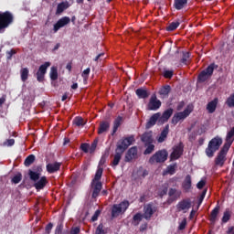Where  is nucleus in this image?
<instances>
[{"mask_svg": "<svg viewBox=\"0 0 234 234\" xmlns=\"http://www.w3.org/2000/svg\"><path fill=\"white\" fill-rule=\"evenodd\" d=\"M133 142H135L134 135L125 137L124 139H122L118 142L117 147L115 149V154L112 162V167H116L117 165H119L123 153H125V151L129 149V145H133Z\"/></svg>", "mask_w": 234, "mask_h": 234, "instance_id": "f257e3e1", "label": "nucleus"}, {"mask_svg": "<svg viewBox=\"0 0 234 234\" xmlns=\"http://www.w3.org/2000/svg\"><path fill=\"white\" fill-rule=\"evenodd\" d=\"M103 175V168L99 167L95 173V176L91 181V188L92 190V198H98L100 197V192L103 189V184L101 183V176Z\"/></svg>", "mask_w": 234, "mask_h": 234, "instance_id": "f03ea898", "label": "nucleus"}, {"mask_svg": "<svg viewBox=\"0 0 234 234\" xmlns=\"http://www.w3.org/2000/svg\"><path fill=\"white\" fill-rule=\"evenodd\" d=\"M13 24L14 15L10 11H0V34H3Z\"/></svg>", "mask_w": 234, "mask_h": 234, "instance_id": "7ed1b4c3", "label": "nucleus"}, {"mask_svg": "<svg viewBox=\"0 0 234 234\" xmlns=\"http://www.w3.org/2000/svg\"><path fill=\"white\" fill-rule=\"evenodd\" d=\"M222 145V138L217 136L214 137L211 141H209L207 147L206 148V154L208 158H213L215 156V153L220 149Z\"/></svg>", "mask_w": 234, "mask_h": 234, "instance_id": "20e7f679", "label": "nucleus"}, {"mask_svg": "<svg viewBox=\"0 0 234 234\" xmlns=\"http://www.w3.org/2000/svg\"><path fill=\"white\" fill-rule=\"evenodd\" d=\"M129 206H131V203H129V200H123L119 204H114L112 207V218H118L120 215H123L129 209Z\"/></svg>", "mask_w": 234, "mask_h": 234, "instance_id": "39448f33", "label": "nucleus"}, {"mask_svg": "<svg viewBox=\"0 0 234 234\" xmlns=\"http://www.w3.org/2000/svg\"><path fill=\"white\" fill-rule=\"evenodd\" d=\"M215 69H218V65L215 63H211L210 65L207 66L206 69L202 70L197 76L198 83H204L205 81H207V80H209V78L213 76V72H215Z\"/></svg>", "mask_w": 234, "mask_h": 234, "instance_id": "423d86ee", "label": "nucleus"}, {"mask_svg": "<svg viewBox=\"0 0 234 234\" xmlns=\"http://www.w3.org/2000/svg\"><path fill=\"white\" fill-rule=\"evenodd\" d=\"M168 156L169 153H167V150H159L150 157L149 164H164Z\"/></svg>", "mask_w": 234, "mask_h": 234, "instance_id": "0eeeda50", "label": "nucleus"}, {"mask_svg": "<svg viewBox=\"0 0 234 234\" xmlns=\"http://www.w3.org/2000/svg\"><path fill=\"white\" fill-rule=\"evenodd\" d=\"M192 111L189 108L185 109L183 112H178L174 114L171 123L173 125H176L179 122H184L189 114H191Z\"/></svg>", "mask_w": 234, "mask_h": 234, "instance_id": "6e6552de", "label": "nucleus"}, {"mask_svg": "<svg viewBox=\"0 0 234 234\" xmlns=\"http://www.w3.org/2000/svg\"><path fill=\"white\" fill-rule=\"evenodd\" d=\"M50 65L51 63L47 61L39 66L36 73L37 81H38V83H43L45 81V75L47 74V70Z\"/></svg>", "mask_w": 234, "mask_h": 234, "instance_id": "1a4fd4ad", "label": "nucleus"}, {"mask_svg": "<svg viewBox=\"0 0 234 234\" xmlns=\"http://www.w3.org/2000/svg\"><path fill=\"white\" fill-rule=\"evenodd\" d=\"M156 211H158V207L154 206L153 203L147 204L144 207V218H145V220H151Z\"/></svg>", "mask_w": 234, "mask_h": 234, "instance_id": "9d476101", "label": "nucleus"}, {"mask_svg": "<svg viewBox=\"0 0 234 234\" xmlns=\"http://www.w3.org/2000/svg\"><path fill=\"white\" fill-rule=\"evenodd\" d=\"M228 151H229V148H227L226 146H223L221 148L217 157L215 158V165H219V167L224 166V164L226 163V155L228 154Z\"/></svg>", "mask_w": 234, "mask_h": 234, "instance_id": "9b49d317", "label": "nucleus"}, {"mask_svg": "<svg viewBox=\"0 0 234 234\" xmlns=\"http://www.w3.org/2000/svg\"><path fill=\"white\" fill-rule=\"evenodd\" d=\"M191 198H185L177 203L176 210L178 213L181 211H183V213H187L188 209H191Z\"/></svg>", "mask_w": 234, "mask_h": 234, "instance_id": "f8f14e48", "label": "nucleus"}, {"mask_svg": "<svg viewBox=\"0 0 234 234\" xmlns=\"http://www.w3.org/2000/svg\"><path fill=\"white\" fill-rule=\"evenodd\" d=\"M182 154H184V144L180 143L178 145L174 146L173 152L170 154V161L175 162V160H178Z\"/></svg>", "mask_w": 234, "mask_h": 234, "instance_id": "ddd939ff", "label": "nucleus"}, {"mask_svg": "<svg viewBox=\"0 0 234 234\" xmlns=\"http://www.w3.org/2000/svg\"><path fill=\"white\" fill-rule=\"evenodd\" d=\"M41 173H43V167L41 165L36 166L33 170H28V176L32 182H37L41 177Z\"/></svg>", "mask_w": 234, "mask_h": 234, "instance_id": "4468645a", "label": "nucleus"}, {"mask_svg": "<svg viewBox=\"0 0 234 234\" xmlns=\"http://www.w3.org/2000/svg\"><path fill=\"white\" fill-rule=\"evenodd\" d=\"M147 107H148V111H158V109L162 107V101L158 100V98L156 97V94H153L151 96Z\"/></svg>", "mask_w": 234, "mask_h": 234, "instance_id": "2eb2a0df", "label": "nucleus"}, {"mask_svg": "<svg viewBox=\"0 0 234 234\" xmlns=\"http://www.w3.org/2000/svg\"><path fill=\"white\" fill-rule=\"evenodd\" d=\"M70 23V17L63 16L58 20V22L54 25L53 30L54 32H58L59 28H63V27H67Z\"/></svg>", "mask_w": 234, "mask_h": 234, "instance_id": "dca6fc26", "label": "nucleus"}, {"mask_svg": "<svg viewBox=\"0 0 234 234\" xmlns=\"http://www.w3.org/2000/svg\"><path fill=\"white\" fill-rule=\"evenodd\" d=\"M136 156H138V148L136 146H133L127 151L124 162H133Z\"/></svg>", "mask_w": 234, "mask_h": 234, "instance_id": "f3484780", "label": "nucleus"}, {"mask_svg": "<svg viewBox=\"0 0 234 234\" xmlns=\"http://www.w3.org/2000/svg\"><path fill=\"white\" fill-rule=\"evenodd\" d=\"M234 142V126L228 132L223 147L229 149Z\"/></svg>", "mask_w": 234, "mask_h": 234, "instance_id": "a211bd4d", "label": "nucleus"}, {"mask_svg": "<svg viewBox=\"0 0 234 234\" xmlns=\"http://www.w3.org/2000/svg\"><path fill=\"white\" fill-rule=\"evenodd\" d=\"M47 184H48V179H47V176H43L37 182H35L34 187L37 189V191H41V189H45Z\"/></svg>", "mask_w": 234, "mask_h": 234, "instance_id": "6ab92c4d", "label": "nucleus"}, {"mask_svg": "<svg viewBox=\"0 0 234 234\" xmlns=\"http://www.w3.org/2000/svg\"><path fill=\"white\" fill-rule=\"evenodd\" d=\"M46 169L48 171V173H49V175H52L54 173H58V171H59V169H61V163H48L46 165Z\"/></svg>", "mask_w": 234, "mask_h": 234, "instance_id": "aec40b11", "label": "nucleus"}, {"mask_svg": "<svg viewBox=\"0 0 234 234\" xmlns=\"http://www.w3.org/2000/svg\"><path fill=\"white\" fill-rule=\"evenodd\" d=\"M160 116H161L160 112L153 114L150 117L149 121L146 122L145 127L147 129H151V127H154V125H156V122H158V120H160Z\"/></svg>", "mask_w": 234, "mask_h": 234, "instance_id": "412c9836", "label": "nucleus"}, {"mask_svg": "<svg viewBox=\"0 0 234 234\" xmlns=\"http://www.w3.org/2000/svg\"><path fill=\"white\" fill-rule=\"evenodd\" d=\"M173 112H174L173 108H168L159 117V122H162V123H165V122H168L169 118H171V116H173Z\"/></svg>", "mask_w": 234, "mask_h": 234, "instance_id": "4be33fe9", "label": "nucleus"}, {"mask_svg": "<svg viewBox=\"0 0 234 234\" xmlns=\"http://www.w3.org/2000/svg\"><path fill=\"white\" fill-rule=\"evenodd\" d=\"M167 134H169V124H166L163 131L161 132L159 137L157 138V142L159 144H164L167 138Z\"/></svg>", "mask_w": 234, "mask_h": 234, "instance_id": "5701e85b", "label": "nucleus"}, {"mask_svg": "<svg viewBox=\"0 0 234 234\" xmlns=\"http://www.w3.org/2000/svg\"><path fill=\"white\" fill-rule=\"evenodd\" d=\"M141 141L144 144V145H147V144H153V132H146L142 134Z\"/></svg>", "mask_w": 234, "mask_h": 234, "instance_id": "b1692460", "label": "nucleus"}, {"mask_svg": "<svg viewBox=\"0 0 234 234\" xmlns=\"http://www.w3.org/2000/svg\"><path fill=\"white\" fill-rule=\"evenodd\" d=\"M217 105H218V99L215 98L213 101L207 104V111L209 114H213L217 111Z\"/></svg>", "mask_w": 234, "mask_h": 234, "instance_id": "393cba45", "label": "nucleus"}, {"mask_svg": "<svg viewBox=\"0 0 234 234\" xmlns=\"http://www.w3.org/2000/svg\"><path fill=\"white\" fill-rule=\"evenodd\" d=\"M109 129H111V122L107 121L101 122L98 129V134H103V133H107Z\"/></svg>", "mask_w": 234, "mask_h": 234, "instance_id": "a878e982", "label": "nucleus"}, {"mask_svg": "<svg viewBox=\"0 0 234 234\" xmlns=\"http://www.w3.org/2000/svg\"><path fill=\"white\" fill-rule=\"evenodd\" d=\"M136 96L139 98V100H147V97L149 96V91L144 88H139L135 90Z\"/></svg>", "mask_w": 234, "mask_h": 234, "instance_id": "bb28decb", "label": "nucleus"}, {"mask_svg": "<svg viewBox=\"0 0 234 234\" xmlns=\"http://www.w3.org/2000/svg\"><path fill=\"white\" fill-rule=\"evenodd\" d=\"M187 1L188 0H174V8H176V10L186 8V6H187Z\"/></svg>", "mask_w": 234, "mask_h": 234, "instance_id": "cd10ccee", "label": "nucleus"}, {"mask_svg": "<svg viewBox=\"0 0 234 234\" xmlns=\"http://www.w3.org/2000/svg\"><path fill=\"white\" fill-rule=\"evenodd\" d=\"M69 8V2H61L57 5L56 15L63 14Z\"/></svg>", "mask_w": 234, "mask_h": 234, "instance_id": "c85d7f7f", "label": "nucleus"}, {"mask_svg": "<svg viewBox=\"0 0 234 234\" xmlns=\"http://www.w3.org/2000/svg\"><path fill=\"white\" fill-rule=\"evenodd\" d=\"M219 211H220V206H218V205L216 206L215 208L211 211L209 220L213 224H215V222H217V217H218Z\"/></svg>", "mask_w": 234, "mask_h": 234, "instance_id": "c756f323", "label": "nucleus"}, {"mask_svg": "<svg viewBox=\"0 0 234 234\" xmlns=\"http://www.w3.org/2000/svg\"><path fill=\"white\" fill-rule=\"evenodd\" d=\"M123 118L122 116H118L114 122H113V129H112V135L116 134L118 128L120 127V125H122V122Z\"/></svg>", "mask_w": 234, "mask_h": 234, "instance_id": "7c9ffc66", "label": "nucleus"}, {"mask_svg": "<svg viewBox=\"0 0 234 234\" xmlns=\"http://www.w3.org/2000/svg\"><path fill=\"white\" fill-rule=\"evenodd\" d=\"M183 189H185L186 193H189V189H191V176L187 175L183 182Z\"/></svg>", "mask_w": 234, "mask_h": 234, "instance_id": "2f4dec72", "label": "nucleus"}, {"mask_svg": "<svg viewBox=\"0 0 234 234\" xmlns=\"http://www.w3.org/2000/svg\"><path fill=\"white\" fill-rule=\"evenodd\" d=\"M49 78L51 81H56V80H58V67L53 66L50 68Z\"/></svg>", "mask_w": 234, "mask_h": 234, "instance_id": "473e14b6", "label": "nucleus"}, {"mask_svg": "<svg viewBox=\"0 0 234 234\" xmlns=\"http://www.w3.org/2000/svg\"><path fill=\"white\" fill-rule=\"evenodd\" d=\"M167 191H169V185L168 184L163 185L162 188H160L158 191V197H160V198H164V197L167 195Z\"/></svg>", "mask_w": 234, "mask_h": 234, "instance_id": "72a5a7b5", "label": "nucleus"}, {"mask_svg": "<svg viewBox=\"0 0 234 234\" xmlns=\"http://www.w3.org/2000/svg\"><path fill=\"white\" fill-rule=\"evenodd\" d=\"M36 162V155L34 154H29L25 162H24V165H26V167H30V165H32V164Z\"/></svg>", "mask_w": 234, "mask_h": 234, "instance_id": "f704fd0d", "label": "nucleus"}, {"mask_svg": "<svg viewBox=\"0 0 234 234\" xmlns=\"http://www.w3.org/2000/svg\"><path fill=\"white\" fill-rule=\"evenodd\" d=\"M169 92H171V86L169 85L163 86L159 90L161 96H169Z\"/></svg>", "mask_w": 234, "mask_h": 234, "instance_id": "c9c22d12", "label": "nucleus"}, {"mask_svg": "<svg viewBox=\"0 0 234 234\" xmlns=\"http://www.w3.org/2000/svg\"><path fill=\"white\" fill-rule=\"evenodd\" d=\"M28 74H29L28 68L21 69L20 70L21 80L27 81V80H28Z\"/></svg>", "mask_w": 234, "mask_h": 234, "instance_id": "e433bc0d", "label": "nucleus"}, {"mask_svg": "<svg viewBox=\"0 0 234 234\" xmlns=\"http://www.w3.org/2000/svg\"><path fill=\"white\" fill-rule=\"evenodd\" d=\"M176 173V165H170L166 167L164 175H175Z\"/></svg>", "mask_w": 234, "mask_h": 234, "instance_id": "4c0bfd02", "label": "nucleus"}, {"mask_svg": "<svg viewBox=\"0 0 234 234\" xmlns=\"http://www.w3.org/2000/svg\"><path fill=\"white\" fill-rule=\"evenodd\" d=\"M144 219V214L142 213H136L133 218V224L134 226H138V224H140V222H142V220Z\"/></svg>", "mask_w": 234, "mask_h": 234, "instance_id": "58836bf2", "label": "nucleus"}, {"mask_svg": "<svg viewBox=\"0 0 234 234\" xmlns=\"http://www.w3.org/2000/svg\"><path fill=\"white\" fill-rule=\"evenodd\" d=\"M180 27V22H172L166 27L167 32H173Z\"/></svg>", "mask_w": 234, "mask_h": 234, "instance_id": "ea45409f", "label": "nucleus"}, {"mask_svg": "<svg viewBox=\"0 0 234 234\" xmlns=\"http://www.w3.org/2000/svg\"><path fill=\"white\" fill-rule=\"evenodd\" d=\"M189 58H191V53L184 52L183 57L181 58V63H183L184 65H187V63L189 61Z\"/></svg>", "mask_w": 234, "mask_h": 234, "instance_id": "a19ab883", "label": "nucleus"}, {"mask_svg": "<svg viewBox=\"0 0 234 234\" xmlns=\"http://www.w3.org/2000/svg\"><path fill=\"white\" fill-rule=\"evenodd\" d=\"M145 147L146 149L144 150V154H151V153L154 151V144H153V143L147 144Z\"/></svg>", "mask_w": 234, "mask_h": 234, "instance_id": "79ce46f5", "label": "nucleus"}, {"mask_svg": "<svg viewBox=\"0 0 234 234\" xmlns=\"http://www.w3.org/2000/svg\"><path fill=\"white\" fill-rule=\"evenodd\" d=\"M175 75V71L169 70V69H165L163 72V76L165 78V80H171L173 76Z\"/></svg>", "mask_w": 234, "mask_h": 234, "instance_id": "37998d69", "label": "nucleus"}, {"mask_svg": "<svg viewBox=\"0 0 234 234\" xmlns=\"http://www.w3.org/2000/svg\"><path fill=\"white\" fill-rule=\"evenodd\" d=\"M229 218H231V214L229 213V210H226L222 217V222L223 224H226L227 222H229Z\"/></svg>", "mask_w": 234, "mask_h": 234, "instance_id": "c03bdc74", "label": "nucleus"}, {"mask_svg": "<svg viewBox=\"0 0 234 234\" xmlns=\"http://www.w3.org/2000/svg\"><path fill=\"white\" fill-rule=\"evenodd\" d=\"M21 180H23V175H21V173H18L12 178L13 184H19Z\"/></svg>", "mask_w": 234, "mask_h": 234, "instance_id": "a18cd8bd", "label": "nucleus"}, {"mask_svg": "<svg viewBox=\"0 0 234 234\" xmlns=\"http://www.w3.org/2000/svg\"><path fill=\"white\" fill-rule=\"evenodd\" d=\"M96 147H98V139H95L90 146V154H94L96 151Z\"/></svg>", "mask_w": 234, "mask_h": 234, "instance_id": "49530a36", "label": "nucleus"}, {"mask_svg": "<svg viewBox=\"0 0 234 234\" xmlns=\"http://www.w3.org/2000/svg\"><path fill=\"white\" fill-rule=\"evenodd\" d=\"M228 107H234V93H232L226 101Z\"/></svg>", "mask_w": 234, "mask_h": 234, "instance_id": "de8ad7c7", "label": "nucleus"}, {"mask_svg": "<svg viewBox=\"0 0 234 234\" xmlns=\"http://www.w3.org/2000/svg\"><path fill=\"white\" fill-rule=\"evenodd\" d=\"M105 229H103V223H100L95 230V234H106Z\"/></svg>", "mask_w": 234, "mask_h": 234, "instance_id": "09e8293b", "label": "nucleus"}, {"mask_svg": "<svg viewBox=\"0 0 234 234\" xmlns=\"http://www.w3.org/2000/svg\"><path fill=\"white\" fill-rule=\"evenodd\" d=\"M73 123L75 125H77V127H81V125H83V118L81 117H76L74 120H73Z\"/></svg>", "mask_w": 234, "mask_h": 234, "instance_id": "8fccbe9b", "label": "nucleus"}, {"mask_svg": "<svg viewBox=\"0 0 234 234\" xmlns=\"http://www.w3.org/2000/svg\"><path fill=\"white\" fill-rule=\"evenodd\" d=\"M80 149L83 151V153H90V145L87 143L80 144Z\"/></svg>", "mask_w": 234, "mask_h": 234, "instance_id": "3c124183", "label": "nucleus"}, {"mask_svg": "<svg viewBox=\"0 0 234 234\" xmlns=\"http://www.w3.org/2000/svg\"><path fill=\"white\" fill-rule=\"evenodd\" d=\"M186 226H187V219L186 218H184L181 223L179 224V227H178V229L180 231L186 229Z\"/></svg>", "mask_w": 234, "mask_h": 234, "instance_id": "603ef678", "label": "nucleus"}, {"mask_svg": "<svg viewBox=\"0 0 234 234\" xmlns=\"http://www.w3.org/2000/svg\"><path fill=\"white\" fill-rule=\"evenodd\" d=\"M89 74H90V68H88V69L83 70V72L81 74L83 80H88L89 79Z\"/></svg>", "mask_w": 234, "mask_h": 234, "instance_id": "864d4df0", "label": "nucleus"}, {"mask_svg": "<svg viewBox=\"0 0 234 234\" xmlns=\"http://www.w3.org/2000/svg\"><path fill=\"white\" fill-rule=\"evenodd\" d=\"M101 211L100 209L96 210L93 216L91 217V222H96L98 220V217H100Z\"/></svg>", "mask_w": 234, "mask_h": 234, "instance_id": "5fc2aeb1", "label": "nucleus"}, {"mask_svg": "<svg viewBox=\"0 0 234 234\" xmlns=\"http://www.w3.org/2000/svg\"><path fill=\"white\" fill-rule=\"evenodd\" d=\"M206 193H207V189L203 190V192L200 195V197L198 199V206L204 202V198H206Z\"/></svg>", "mask_w": 234, "mask_h": 234, "instance_id": "6e6d98bb", "label": "nucleus"}, {"mask_svg": "<svg viewBox=\"0 0 234 234\" xmlns=\"http://www.w3.org/2000/svg\"><path fill=\"white\" fill-rule=\"evenodd\" d=\"M63 233V224H58L56 227L55 234H61Z\"/></svg>", "mask_w": 234, "mask_h": 234, "instance_id": "4d7b16f0", "label": "nucleus"}, {"mask_svg": "<svg viewBox=\"0 0 234 234\" xmlns=\"http://www.w3.org/2000/svg\"><path fill=\"white\" fill-rule=\"evenodd\" d=\"M14 54H16V50L11 49L10 51L6 52V58L8 61H10V59H12V56H14Z\"/></svg>", "mask_w": 234, "mask_h": 234, "instance_id": "13d9d810", "label": "nucleus"}, {"mask_svg": "<svg viewBox=\"0 0 234 234\" xmlns=\"http://www.w3.org/2000/svg\"><path fill=\"white\" fill-rule=\"evenodd\" d=\"M184 107H186V102L184 101L178 102L177 106H176V111H182V109H184Z\"/></svg>", "mask_w": 234, "mask_h": 234, "instance_id": "bf43d9fd", "label": "nucleus"}, {"mask_svg": "<svg viewBox=\"0 0 234 234\" xmlns=\"http://www.w3.org/2000/svg\"><path fill=\"white\" fill-rule=\"evenodd\" d=\"M204 186H206V181H204V180H201V181H199V182L197 184V189H203V188H204Z\"/></svg>", "mask_w": 234, "mask_h": 234, "instance_id": "052dcab7", "label": "nucleus"}, {"mask_svg": "<svg viewBox=\"0 0 234 234\" xmlns=\"http://www.w3.org/2000/svg\"><path fill=\"white\" fill-rule=\"evenodd\" d=\"M14 144H16V140L14 139H8L5 144L7 145L8 147H12V145H14Z\"/></svg>", "mask_w": 234, "mask_h": 234, "instance_id": "680f3d73", "label": "nucleus"}, {"mask_svg": "<svg viewBox=\"0 0 234 234\" xmlns=\"http://www.w3.org/2000/svg\"><path fill=\"white\" fill-rule=\"evenodd\" d=\"M52 228H54V225L52 223H48L46 226V233H50V231H52Z\"/></svg>", "mask_w": 234, "mask_h": 234, "instance_id": "e2e57ef3", "label": "nucleus"}, {"mask_svg": "<svg viewBox=\"0 0 234 234\" xmlns=\"http://www.w3.org/2000/svg\"><path fill=\"white\" fill-rule=\"evenodd\" d=\"M80 227H75V228H72L71 230H70V234H80Z\"/></svg>", "mask_w": 234, "mask_h": 234, "instance_id": "0e129e2a", "label": "nucleus"}, {"mask_svg": "<svg viewBox=\"0 0 234 234\" xmlns=\"http://www.w3.org/2000/svg\"><path fill=\"white\" fill-rule=\"evenodd\" d=\"M176 195V188H170L168 192L169 197H175Z\"/></svg>", "mask_w": 234, "mask_h": 234, "instance_id": "69168bd1", "label": "nucleus"}, {"mask_svg": "<svg viewBox=\"0 0 234 234\" xmlns=\"http://www.w3.org/2000/svg\"><path fill=\"white\" fill-rule=\"evenodd\" d=\"M145 229H147V223H144L140 226V231L144 232L145 231Z\"/></svg>", "mask_w": 234, "mask_h": 234, "instance_id": "338daca9", "label": "nucleus"}, {"mask_svg": "<svg viewBox=\"0 0 234 234\" xmlns=\"http://www.w3.org/2000/svg\"><path fill=\"white\" fill-rule=\"evenodd\" d=\"M227 234H234V227H229Z\"/></svg>", "mask_w": 234, "mask_h": 234, "instance_id": "774afa93", "label": "nucleus"}]
</instances>
